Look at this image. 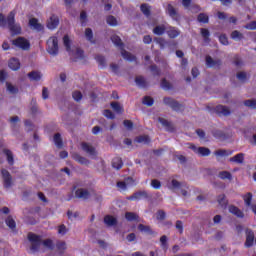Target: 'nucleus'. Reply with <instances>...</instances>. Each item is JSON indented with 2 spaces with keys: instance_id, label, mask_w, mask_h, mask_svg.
Wrapping results in <instances>:
<instances>
[{
  "instance_id": "f257e3e1",
  "label": "nucleus",
  "mask_w": 256,
  "mask_h": 256,
  "mask_svg": "<svg viewBox=\"0 0 256 256\" xmlns=\"http://www.w3.org/2000/svg\"><path fill=\"white\" fill-rule=\"evenodd\" d=\"M28 241L30 243V251L31 253H37L39 249L41 248V245L43 247H46V249H53V241L51 240H41V236H37L34 233L28 234Z\"/></svg>"
},
{
  "instance_id": "f03ea898",
  "label": "nucleus",
  "mask_w": 256,
  "mask_h": 256,
  "mask_svg": "<svg viewBox=\"0 0 256 256\" xmlns=\"http://www.w3.org/2000/svg\"><path fill=\"white\" fill-rule=\"evenodd\" d=\"M6 25H8L12 35H19L21 33V25L15 23V11H11L6 20L5 16L0 14V27H5Z\"/></svg>"
},
{
  "instance_id": "7ed1b4c3",
  "label": "nucleus",
  "mask_w": 256,
  "mask_h": 256,
  "mask_svg": "<svg viewBox=\"0 0 256 256\" xmlns=\"http://www.w3.org/2000/svg\"><path fill=\"white\" fill-rule=\"evenodd\" d=\"M63 43L66 51L71 57H74L75 59H81V57H83V50L75 46L71 48V39H69V36L66 35L63 37Z\"/></svg>"
},
{
  "instance_id": "20e7f679",
  "label": "nucleus",
  "mask_w": 256,
  "mask_h": 256,
  "mask_svg": "<svg viewBox=\"0 0 256 256\" xmlns=\"http://www.w3.org/2000/svg\"><path fill=\"white\" fill-rule=\"evenodd\" d=\"M111 41L116 47L121 50V55L123 59H125L126 61H135V56L123 49V41H121V38L119 36L115 34L112 35Z\"/></svg>"
},
{
  "instance_id": "39448f33",
  "label": "nucleus",
  "mask_w": 256,
  "mask_h": 256,
  "mask_svg": "<svg viewBox=\"0 0 256 256\" xmlns=\"http://www.w3.org/2000/svg\"><path fill=\"white\" fill-rule=\"evenodd\" d=\"M46 51L52 57L59 55V39L56 36H52L47 40Z\"/></svg>"
},
{
  "instance_id": "423d86ee",
  "label": "nucleus",
  "mask_w": 256,
  "mask_h": 256,
  "mask_svg": "<svg viewBox=\"0 0 256 256\" xmlns=\"http://www.w3.org/2000/svg\"><path fill=\"white\" fill-rule=\"evenodd\" d=\"M2 181H3V187L4 189H11L13 185H15V181L13 180V177L11 176V173L9 171L2 169Z\"/></svg>"
},
{
  "instance_id": "0eeeda50",
  "label": "nucleus",
  "mask_w": 256,
  "mask_h": 256,
  "mask_svg": "<svg viewBox=\"0 0 256 256\" xmlns=\"http://www.w3.org/2000/svg\"><path fill=\"white\" fill-rule=\"evenodd\" d=\"M189 149H192V151L200 157H209L211 155V150L207 147H197L193 144H189Z\"/></svg>"
},
{
  "instance_id": "6e6552de",
  "label": "nucleus",
  "mask_w": 256,
  "mask_h": 256,
  "mask_svg": "<svg viewBox=\"0 0 256 256\" xmlns=\"http://www.w3.org/2000/svg\"><path fill=\"white\" fill-rule=\"evenodd\" d=\"M163 102L165 105H168V107H171L173 111H183V105L179 104V102L171 97L164 98Z\"/></svg>"
},
{
  "instance_id": "1a4fd4ad",
  "label": "nucleus",
  "mask_w": 256,
  "mask_h": 256,
  "mask_svg": "<svg viewBox=\"0 0 256 256\" xmlns=\"http://www.w3.org/2000/svg\"><path fill=\"white\" fill-rule=\"evenodd\" d=\"M82 150L91 157V159H97V150H95V147L93 145L83 142L81 144Z\"/></svg>"
},
{
  "instance_id": "9d476101",
  "label": "nucleus",
  "mask_w": 256,
  "mask_h": 256,
  "mask_svg": "<svg viewBox=\"0 0 256 256\" xmlns=\"http://www.w3.org/2000/svg\"><path fill=\"white\" fill-rule=\"evenodd\" d=\"M12 43L15 45V47H19V49H23L24 51H27V49L31 47L29 40L23 37H18L17 39L13 40Z\"/></svg>"
},
{
  "instance_id": "9b49d317",
  "label": "nucleus",
  "mask_w": 256,
  "mask_h": 256,
  "mask_svg": "<svg viewBox=\"0 0 256 256\" xmlns=\"http://www.w3.org/2000/svg\"><path fill=\"white\" fill-rule=\"evenodd\" d=\"M29 26L33 31H43L44 27L41 23H39V20L37 18H31L29 20Z\"/></svg>"
},
{
  "instance_id": "f8f14e48",
  "label": "nucleus",
  "mask_w": 256,
  "mask_h": 256,
  "mask_svg": "<svg viewBox=\"0 0 256 256\" xmlns=\"http://www.w3.org/2000/svg\"><path fill=\"white\" fill-rule=\"evenodd\" d=\"M75 195L78 199H89L91 197V191L80 188L76 190Z\"/></svg>"
},
{
  "instance_id": "ddd939ff",
  "label": "nucleus",
  "mask_w": 256,
  "mask_h": 256,
  "mask_svg": "<svg viewBox=\"0 0 256 256\" xmlns=\"http://www.w3.org/2000/svg\"><path fill=\"white\" fill-rule=\"evenodd\" d=\"M253 243H255V233L251 230H247L245 247H253Z\"/></svg>"
},
{
  "instance_id": "4468645a",
  "label": "nucleus",
  "mask_w": 256,
  "mask_h": 256,
  "mask_svg": "<svg viewBox=\"0 0 256 256\" xmlns=\"http://www.w3.org/2000/svg\"><path fill=\"white\" fill-rule=\"evenodd\" d=\"M221 60L213 59L211 56H206V66L209 68L220 67Z\"/></svg>"
},
{
  "instance_id": "2eb2a0df",
  "label": "nucleus",
  "mask_w": 256,
  "mask_h": 256,
  "mask_svg": "<svg viewBox=\"0 0 256 256\" xmlns=\"http://www.w3.org/2000/svg\"><path fill=\"white\" fill-rule=\"evenodd\" d=\"M172 189H181V193L183 197H189V191L183 189V184H180L177 180L171 181Z\"/></svg>"
},
{
  "instance_id": "dca6fc26",
  "label": "nucleus",
  "mask_w": 256,
  "mask_h": 256,
  "mask_svg": "<svg viewBox=\"0 0 256 256\" xmlns=\"http://www.w3.org/2000/svg\"><path fill=\"white\" fill-rule=\"evenodd\" d=\"M166 33L168 37H170V39H176V37L181 35V31H179V29L172 26L166 28Z\"/></svg>"
},
{
  "instance_id": "f3484780",
  "label": "nucleus",
  "mask_w": 256,
  "mask_h": 256,
  "mask_svg": "<svg viewBox=\"0 0 256 256\" xmlns=\"http://www.w3.org/2000/svg\"><path fill=\"white\" fill-rule=\"evenodd\" d=\"M58 25H59V18L55 15L51 16L47 23L48 29H51V30L57 29Z\"/></svg>"
},
{
  "instance_id": "a211bd4d",
  "label": "nucleus",
  "mask_w": 256,
  "mask_h": 256,
  "mask_svg": "<svg viewBox=\"0 0 256 256\" xmlns=\"http://www.w3.org/2000/svg\"><path fill=\"white\" fill-rule=\"evenodd\" d=\"M167 13L169 17L174 19V21H177L179 19V13H177V9H175V7H173V5L171 4H168L167 6Z\"/></svg>"
},
{
  "instance_id": "6ab92c4d",
  "label": "nucleus",
  "mask_w": 256,
  "mask_h": 256,
  "mask_svg": "<svg viewBox=\"0 0 256 256\" xmlns=\"http://www.w3.org/2000/svg\"><path fill=\"white\" fill-rule=\"evenodd\" d=\"M216 113L222 117H227V115H231V111L229 110L228 107L219 105L216 107Z\"/></svg>"
},
{
  "instance_id": "aec40b11",
  "label": "nucleus",
  "mask_w": 256,
  "mask_h": 256,
  "mask_svg": "<svg viewBox=\"0 0 256 256\" xmlns=\"http://www.w3.org/2000/svg\"><path fill=\"white\" fill-rule=\"evenodd\" d=\"M229 213H232V215H235L239 219H243L245 217L243 211L237 208V206H229Z\"/></svg>"
},
{
  "instance_id": "412c9836",
  "label": "nucleus",
  "mask_w": 256,
  "mask_h": 256,
  "mask_svg": "<svg viewBox=\"0 0 256 256\" xmlns=\"http://www.w3.org/2000/svg\"><path fill=\"white\" fill-rule=\"evenodd\" d=\"M72 158L74 159V161H77V163H80V165H89V161L87 160V158L79 155L78 153H73Z\"/></svg>"
},
{
  "instance_id": "4be33fe9",
  "label": "nucleus",
  "mask_w": 256,
  "mask_h": 256,
  "mask_svg": "<svg viewBox=\"0 0 256 256\" xmlns=\"http://www.w3.org/2000/svg\"><path fill=\"white\" fill-rule=\"evenodd\" d=\"M8 66L12 69V71H17L21 67V63L17 58L10 59Z\"/></svg>"
},
{
  "instance_id": "5701e85b",
  "label": "nucleus",
  "mask_w": 256,
  "mask_h": 256,
  "mask_svg": "<svg viewBox=\"0 0 256 256\" xmlns=\"http://www.w3.org/2000/svg\"><path fill=\"white\" fill-rule=\"evenodd\" d=\"M28 77L30 81H41V77H43V75L41 74V72L32 71L28 73Z\"/></svg>"
},
{
  "instance_id": "b1692460",
  "label": "nucleus",
  "mask_w": 256,
  "mask_h": 256,
  "mask_svg": "<svg viewBox=\"0 0 256 256\" xmlns=\"http://www.w3.org/2000/svg\"><path fill=\"white\" fill-rule=\"evenodd\" d=\"M167 31V26L165 24L155 26L153 29L154 35H163Z\"/></svg>"
},
{
  "instance_id": "393cba45",
  "label": "nucleus",
  "mask_w": 256,
  "mask_h": 256,
  "mask_svg": "<svg viewBox=\"0 0 256 256\" xmlns=\"http://www.w3.org/2000/svg\"><path fill=\"white\" fill-rule=\"evenodd\" d=\"M230 161L232 163L241 164V163H243V161H245V154L239 153V154L233 156L232 158H230Z\"/></svg>"
},
{
  "instance_id": "a878e982",
  "label": "nucleus",
  "mask_w": 256,
  "mask_h": 256,
  "mask_svg": "<svg viewBox=\"0 0 256 256\" xmlns=\"http://www.w3.org/2000/svg\"><path fill=\"white\" fill-rule=\"evenodd\" d=\"M104 223L108 226V227H113V225H117V219L113 216H106L104 218Z\"/></svg>"
},
{
  "instance_id": "bb28decb",
  "label": "nucleus",
  "mask_w": 256,
  "mask_h": 256,
  "mask_svg": "<svg viewBox=\"0 0 256 256\" xmlns=\"http://www.w3.org/2000/svg\"><path fill=\"white\" fill-rule=\"evenodd\" d=\"M112 167L114 169H117V171H119V169H121V167H123V160H121V158L116 157L112 160Z\"/></svg>"
},
{
  "instance_id": "cd10ccee",
  "label": "nucleus",
  "mask_w": 256,
  "mask_h": 256,
  "mask_svg": "<svg viewBox=\"0 0 256 256\" xmlns=\"http://www.w3.org/2000/svg\"><path fill=\"white\" fill-rule=\"evenodd\" d=\"M158 121L165 127L166 131H173V125H171V122H168L164 118H158Z\"/></svg>"
},
{
  "instance_id": "c85d7f7f",
  "label": "nucleus",
  "mask_w": 256,
  "mask_h": 256,
  "mask_svg": "<svg viewBox=\"0 0 256 256\" xmlns=\"http://www.w3.org/2000/svg\"><path fill=\"white\" fill-rule=\"evenodd\" d=\"M135 83L137 86H139L141 89L147 87V81H145V78L142 76H137L135 79Z\"/></svg>"
},
{
  "instance_id": "c756f323",
  "label": "nucleus",
  "mask_w": 256,
  "mask_h": 256,
  "mask_svg": "<svg viewBox=\"0 0 256 256\" xmlns=\"http://www.w3.org/2000/svg\"><path fill=\"white\" fill-rule=\"evenodd\" d=\"M6 89L10 92L11 95H17V93H19V89L9 82H6Z\"/></svg>"
},
{
  "instance_id": "7c9ffc66",
  "label": "nucleus",
  "mask_w": 256,
  "mask_h": 256,
  "mask_svg": "<svg viewBox=\"0 0 256 256\" xmlns=\"http://www.w3.org/2000/svg\"><path fill=\"white\" fill-rule=\"evenodd\" d=\"M142 197H147V192H138L135 193L134 195L130 196L128 199L130 201H139Z\"/></svg>"
},
{
  "instance_id": "2f4dec72",
  "label": "nucleus",
  "mask_w": 256,
  "mask_h": 256,
  "mask_svg": "<svg viewBox=\"0 0 256 256\" xmlns=\"http://www.w3.org/2000/svg\"><path fill=\"white\" fill-rule=\"evenodd\" d=\"M111 107L115 113H123V106L119 102H112Z\"/></svg>"
},
{
  "instance_id": "473e14b6",
  "label": "nucleus",
  "mask_w": 256,
  "mask_h": 256,
  "mask_svg": "<svg viewBox=\"0 0 256 256\" xmlns=\"http://www.w3.org/2000/svg\"><path fill=\"white\" fill-rule=\"evenodd\" d=\"M218 177L220 179H228L229 181H231V179H233V175H231V172H228V171L219 172Z\"/></svg>"
},
{
  "instance_id": "72a5a7b5",
  "label": "nucleus",
  "mask_w": 256,
  "mask_h": 256,
  "mask_svg": "<svg viewBox=\"0 0 256 256\" xmlns=\"http://www.w3.org/2000/svg\"><path fill=\"white\" fill-rule=\"evenodd\" d=\"M6 225L7 227H9V229H11L12 231H15V227H17V224L15 223V220H13V218L11 216H9L6 219Z\"/></svg>"
},
{
  "instance_id": "f704fd0d",
  "label": "nucleus",
  "mask_w": 256,
  "mask_h": 256,
  "mask_svg": "<svg viewBox=\"0 0 256 256\" xmlns=\"http://www.w3.org/2000/svg\"><path fill=\"white\" fill-rule=\"evenodd\" d=\"M85 37L90 43H95V40H93V30H91V28H86Z\"/></svg>"
},
{
  "instance_id": "c9c22d12",
  "label": "nucleus",
  "mask_w": 256,
  "mask_h": 256,
  "mask_svg": "<svg viewBox=\"0 0 256 256\" xmlns=\"http://www.w3.org/2000/svg\"><path fill=\"white\" fill-rule=\"evenodd\" d=\"M54 143L59 149L63 147V140L61 139V134L57 133L54 135Z\"/></svg>"
},
{
  "instance_id": "e433bc0d",
  "label": "nucleus",
  "mask_w": 256,
  "mask_h": 256,
  "mask_svg": "<svg viewBox=\"0 0 256 256\" xmlns=\"http://www.w3.org/2000/svg\"><path fill=\"white\" fill-rule=\"evenodd\" d=\"M245 205L247 207H251V201H253V194L251 192H248L246 195L243 196Z\"/></svg>"
},
{
  "instance_id": "4c0bfd02",
  "label": "nucleus",
  "mask_w": 256,
  "mask_h": 256,
  "mask_svg": "<svg viewBox=\"0 0 256 256\" xmlns=\"http://www.w3.org/2000/svg\"><path fill=\"white\" fill-rule=\"evenodd\" d=\"M214 155H216V157H229V155H231V152H228L227 150H217L214 152Z\"/></svg>"
},
{
  "instance_id": "58836bf2",
  "label": "nucleus",
  "mask_w": 256,
  "mask_h": 256,
  "mask_svg": "<svg viewBox=\"0 0 256 256\" xmlns=\"http://www.w3.org/2000/svg\"><path fill=\"white\" fill-rule=\"evenodd\" d=\"M56 248L59 251V253H64L65 249H67V243H65L63 241H59L56 244Z\"/></svg>"
},
{
  "instance_id": "ea45409f",
  "label": "nucleus",
  "mask_w": 256,
  "mask_h": 256,
  "mask_svg": "<svg viewBox=\"0 0 256 256\" xmlns=\"http://www.w3.org/2000/svg\"><path fill=\"white\" fill-rule=\"evenodd\" d=\"M231 38L234 39V41H241V39H243V34L237 30H234L231 33Z\"/></svg>"
},
{
  "instance_id": "a19ab883",
  "label": "nucleus",
  "mask_w": 256,
  "mask_h": 256,
  "mask_svg": "<svg viewBox=\"0 0 256 256\" xmlns=\"http://www.w3.org/2000/svg\"><path fill=\"white\" fill-rule=\"evenodd\" d=\"M140 9H141L142 13H144V15H146V17H149L151 15V7H149V5L142 4Z\"/></svg>"
},
{
  "instance_id": "79ce46f5",
  "label": "nucleus",
  "mask_w": 256,
  "mask_h": 256,
  "mask_svg": "<svg viewBox=\"0 0 256 256\" xmlns=\"http://www.w3.org/2000/svg\"><path fill=\"white\" fill-rule=\"evenodd\" d=\"M238 81H240V83H245V81H247V79H249V77L247 76V74L245 72H238L236 75Z\"/></svg>"
},
{
  "instance_id": "37998d69",
  "label": "nucleus",
  "mask_w": 256,
  "mask_h": 256,
  "mask_svg": "<svg viewBox=\"0 0 256 256\" xmlns=\"http://www.w3.org/2000/svg\"><path fill=\"white\" fill-rule=\"evenodd\" d=\"M4 155H6L9 165H13L14 160H13V153L11 152V150L5 149Z\"/></svg>"
},
{
  "instance_id": "c03bdc74",
  "label": "nucleus",
  "mask_w": 256,
  "mask_h": 256,
  "mask_svg": "<svg viewBox=\"0 0 256 256\" xmlns=\"http://www.w3.org/2000/svg\"><path fill=\"white\" fill-rule=\"evenodd\" d=\"M142 103H143V105H147V107H152V105H153V103H155V101L150 96H146L143 98Z\"/></svg>"
},
{
  "instance_id": "a18cd8bd",
  "label": "nucleus",
  "mask_w": 256,
  "mask_h": 256,
  "mask_svg": "<svg viewBox=\"0 0 256 256\" xmlns=\"http://www.w3.org/2000/svg\"><path fill=\"white\" fill-rule=\"evenodd\" d=\"M106 21L108 25H111V27H117L118 25L117 18H115L114 16H108Z\"/></svg>"
},
{
  "instance_id": "49530a36",
  "label": "nucleus",
  "mask_w": 256,
  "mask_h": 256,
  "mask_svg": "<svg viewBox=\"0 0 256 256\" xmlns=\"http://www.w3.org/2000/svg\"><path fill=\"white\" fill-rule=\"evenodd\" d=\"M125 217L127 221H137V219H139V216H137V214L132 212H127Z\"/></svg>"
},
{
  "instance_id": "de8ad7c7",
  "label": "nucleus",
  "mask_w": 256,
  "mask_h": 256,
  "mask_svg": "<svg viewBox=\"0 0 256 256\" xmlns=\"http://www.w3.org/2000/svg\"><path fill=\"white\" fill-rule=\"evenodd\" d=\"M199 23H209V16L205 13H201L198 15Z\"/></svg>"
},
{
  "instance_id": "09e8293b",
  "label": "nucleus",
  "mask_w": 256,
  "mask_h": 256,
  "mask_svg": "<svg viewBox=\"0 0 256 256\" xmlns=\"http://www.w3.org/2000/svg\"><path fill=\"white\" fill-rule=\"evenodd\" d=\"M151 140L149 139V136L147 135H144V136H139L136 138V142L137 143H144V144H147L149 143Z\"/></svg>"
},
{
  "instance_id": "8fccbe9b",
  "label": "nucleus",
  "mask_w": 256,
  "mask_h": 256,
  "mask_svg": "<svg viewBox=\"0 0 256 256\" xmlns=\"http://www.w3.org/2000/svg\"><path fill=\"white\" fill-rule=\"evenodd\" d=\"M160 243H161L162 249H164V251H167V249L169 248V245L167 244V236L163 235L160 238Z\"/></svg>"
},
{
  "instance_id": "3c124183",
  "label": "nucleus",
  "mask_w": 256,
  "mask_h": 256,
  "mask_svg": "<svg viewBox=\"0 0 256 256\" xmlns=\"http://www.w3.org/2000/svg\"><path fill=\"white\" fill-rule=\"evenodd\" d=\"M72 97H73L74 101L79 102L83 99V94L81 93V91L76 90L72 93Z\"/></svg>"
},
{
  "instance_id": "603ef678",
  "label": "nucleus",
  "mask_w": 256,
  "mask_h": 256,
  "mask_svg": "<svg viewBox=\"0 0 256 256\" xmlns=\"http://www.w3.org/2000/svg\"><path fill=\"white\" fill-rule=\"evenodd\" d=\"M200 33H201L204 41H206V42L209 41V35H210L209 30H207L205 28H201Z\"/></svg>"
},
{
  "instance_id": "864d4df0",
  "label": "nucleus",
  "mask_w": 256,
  "mask_h": 256,
  "mask_svg": "<svg viewBox=\"0 0 256 256\" xmlns=\"http://www.w3.org/2000/svg\"><path fill=\"white\" fill-rule=\"evenodd\" d=\"M96 61L100 65V67H102V68L105 67V65H106L105 57L98 55V56H96Z\"/></svg>"
},
{
  "instance_id": "5fc2aeb1",
  "label": "nucleus",
  "mask_w": 256,
  "mask_h": 256,
  "mask_svg": "<svg viewBox=\"0 0 256 256\" xmlns=\"http://www.w3.org/2000/svg\"><path fill=\"white\" fill-rule=\"evenodd\" d=\"M244 29H248L249 31H255L256 29V21H252L244 26Z\"/></svg>"
},
{
  "instance_id": "6e6d98bb",
  "label": "nucleus",
  "mask_w": 256,
  "mask_h": 256,
  "mask_svg": "<svg viewBox=\"0 0 256 256\" xmlns=\"http://www.w3.org/2000/svg\"><path fill=\"white\" fill-rule=\"evenodd\" d=\"M218 203L221 205V207H225L227 205V200L223 194L218 196Z\"/></svg>"
},
{
  "instance_id": "4d7b16f0",
  "label": "nucleus",
  "mask_w": 256,
  "mask_h": 256,
  "mask_svg": "<svg viewBox=\"0 0 256 256\" xmlns=\"http://www.w3.org/2000/svg\"><path fill=\"white\" fill-rule=\"evenodd\" d=\"M11 127H17V123H19V116H13L9 119Z\"/></svg>"
},
{
  "instance_id": "13d9d810",
  "label": "nucleus",
  "mask_w": 256,
  "mask_h": 256,
  "mask_svg": "<svg viewBox=\"0 0 256 256\" xmlns=\"http://www.w3.org/2000/svg\"><path fill=\"white\" fill-rule=\"evenodd\" d=\"M246 107H251L252 109H256V100H246L244 102Z\"/></svg>"
},
{
  "instance_id": "bf43d9fd",
  "label": "nucleus",
  "mask_w": 256,
  "mask_h": 256,
  "mask_svg": "<svg viewBox=\"0 0 256 256\" xmlns=\"http://www.w3.org/2000/svg\"><path fill=\"white\" fill-rule=\"evenodd\" d=\"M156 43L160 45V49H165V45H167V42L163 38H156Z\"/></svg>"
},
{
  "instance_id": "052dcab7",
  "label": "nucleus",
  "mask_w": 256,
  "mask_h": 256,
  "mask_svg": "<svg viewBox=\"0 0 256 256\" xmlns=\"http://www.w3.org/2000/svg\"><path fill=\"white\" fill-rule=\"evenodd\" d=\"M103 115L107 117V119H115V114H113L111 110H104Z\"/></svg>"
},
{
  "instance_id": "680f3d73",
  "label": "nucleus",
  "mask_w": 256,
  "mask_h": 256,
  "mask_svg": "<svg viewBox=\"0 0 256 256\" xmlns=\"http://www.w3.org/2000/svg\"><path fill=\"white\" fill-rule=\"evenodd\" d=\"M151 187H153V189H161V182L154 179L151 181Z\"/></svg>"
},
{
  "instance_id": "e2e57ef3",
  "label": "nucleus",
  "mask_w": 256,
  "mask_h": 256,
  "mask_svg": "<svg viewBox=\"0 0 256 256\" xmlns=\"http://www.w3.org/2000/svg\"><path fill=\"white\" fill-rule=\"evenodd\" d=\"M80 21L82 25H85L87 23V13L85 11H82L80 13Z\"/></svg>"
},
{
  "instance_id": "0e129e2a",
  "label": "nucleus",
  "mask_w": 256,
  "mask_h": 256,
  "mask_svg": "<svg viewBox=\"0 0 256 256\" xmlns=\"http://www.w3.org/2000/svg\"><path fill=\"white\" fill-rule=\"evenodd\" d=\"M219 41L222 45H229V40L225 34L220 35Z\"/></svg>"
},
{
  "instance_id": "69168bd1",
  "label": "nucleus",
  "mask_w": 256,
  "mask_h": 256,
  "mask_svg": "<svg viewBox=\"0 0 256 256\" xmlns=\"http://www.w3.org/2000/svg\"><path fill=\"white\" fill-rule=\"evenodd\" d=\"M67 231H68L67 227L63 224L58 227L59 235H65L67 233Z\"/></svg>"
},
{
  "instance_id": "338daca9",
  "label": "nucleus",
  "mask_w": 256,
  "mask_h": 256,
  "mask_svg": "<svg viewBox=\"0 0 256 256\" xmlns=\"http://www.w3.org/2000/svg\"><path fill=\"white\" fill-rule=\"evenodd\" d=\"M150 71L153 73V75H161V70H159V68H157L155 65L150 67Z\"/></svg>"
},
{
  "instance_id": "774afa93",
  "label": "nucleus",
  "mask_w": 256,
  "mask_h": 256,
  "mask_svg": "<svg viewBox=\"0 0 256 256\" xmlns=\"http://www.w3.org/2000/svg\"><path fill=\"white\" fill-rule=\"evenodd\" d=\"M124 182L126 183V185H128V187H133V185H137L135 180H133V178L131 177H128Z\"/></svg>"
}]
</instances>
